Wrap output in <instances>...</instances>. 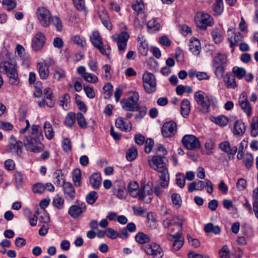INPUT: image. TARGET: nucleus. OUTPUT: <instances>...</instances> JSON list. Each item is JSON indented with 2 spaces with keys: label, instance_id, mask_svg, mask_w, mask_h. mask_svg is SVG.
Here are the masks:
<instances>
[{
  "label": "nucleus",
  "instance_id": "obj_1",
  "mask_svg": "<svg viewBox=\"0 0 258 258\" xmlns=\"http://www.w3.org/2000/svg\"><path fill=\"white\" fill-rule=\"evenodd\" d=\"M150 166L159 173L158 177L160 181V186L167 188L169 182L170 176L167 168V160L161 154L156 155L148 160Z\"/></svg>",
  "mask_w": 258,
  "mask_h": 258
},
{
  "label": "nucleus",
  "instance_id": "obj_2",
  "mask_svg": "<svg viewBox=\"0 0 258 258\" xmlns=\"http://www.w3.org/2000/svg\"><path fill=\"white\" fill-rule=\"evenodd\" d=\"M43 139L41 127L38 125L33 124L31 127L30 135L25 137L23 142L27 150L38 153L43 149V145L41 143V140Z\"/></svg>",
  "mask_w": 258,
  "mask_h": 258
},
{
  "label": "nucleus",
  "instance_id": "obj_3",
  "mask_svg": "<svg viewBox=\"0 0 258 258\" xmlns=\"http://www.w3.org/2000/svg\"><path fill=\"white\" fill-rule=\"evenodd\" d=\"M0 73L6 74L12 85H17L19 83L15 63L10 61H3L0 63Z\"/></svg>",
  "mask_w": 258,
  "mask_h": 258
},
{
  "label": "nucleus",
  "instance_id": "obj_4",
  "mask_svg": "<svg viewBox=\"0 0 258 258\" xmlns=\"http://www.w3.org/2000/svg\"><path fill=\"white\" fill-rule=\"evenodd\" d=\"M194 98L197 104L202 107L204 113L209 112L210 107L215 103V98L212 95L199 90L194 93Z\"/></svg>",
  "mask_w": 258,
  "mask_h": 258
},
{
  "label": "nucleus",
  "instance_id": "obj_5",
  "mask_svg": "<svg viewBox=\"0 0 258 258\" xmlns=\"http://www.w3.org/2000/svg\"><path fill=\"white\" fill-rule=\"evenodd\" d=\"M139 95L136 91H132L128 93V96L127 99L121 100L120 103L122 107L126 110L130 111H135L136 107L139 105Z\"/></svg>",
  "mask_w": 258,
  "mask_h": 258
},
{
  "label": "nucleus",
  "instance_id": "obj_6",
  "mask_svg": "<svg viewBox=\"0 0 258 258\" xmlns=\"http://www.w3.org/2000/svg\"><path fill=\"white\" fill-rule=\"evenodd\" d=\"M90 40L92 44L99 50L102 55L108 57L111 48L108 44H103L98 31H94L92 33L90 36Z\"/></svg>",
  "mask_w": 258,
  "mask_h": 258
},
{
  "label": "nucleus",
  "instance_id": "obj_7",
  "mask_svg": "<svg viewBox=\"0 0 258 258\" xmlns=\"http://www.w3.org/2000/svg\"><path fill=\"white\" fill-rule=\"evenodd\" d=\"M113 195L120 200L125 199L127 196V191L124 182L121 179L115 180L112 183Z\"/></svg>",
  "mask_w": 258,
  "mask_h": 258
},
{
  "label": "nucleus",
  "instance_id": "obj_8",
  "mask_svg": "<svg viewBox=\"0 0 258 258\" xmlns=\"http://www.w3.org/2000/svg\"><path fill=\"white\" fill-rule=\"evenodd\" d=\"M144 87L148 93H151L156 90V82L154 75L150 73H145L143 75Z\"/></svg>",
  "mask_w": 258,
  "mask_h": 258
},
{
  "label": "nucleus",
  "instance_id": "obj_9",
  "mask_svg": "<svg viewBox=\"0 0 258 258\" xmlns=\"http://www.w3.org/2000/svg\"><path fill=\"white\" fill-rule=\"evenodd\" d=\"M36 15L39 23L42 26L48 27L50 25L51 14L46 8H38L37 10Z\"/></svg>",
  "mask_w": 258,
  "mask_h": 258
},
{
  "label": "nucleus",
  "instance_id": "obj_10",
  "mask_svg": "<svg viewBox=\"0 0 258 258\" xmlns=\"http://www.w3.org/2000/svg\"><path fill=\"white\" fill-rule=\"evenodd\" d=\"M129 37V34L125 31H123L119 34H114L112 36L113 40L117 44L118 50L120 54L124 52Z\"/></svg>",
  "mask_w": 258,
  "mask_h": 258
},
{
  "label": "nucleus",
  "instance_id": "obj_11",
  "mask_svg": "<svg viewBox=\"0 0 258 258\" xmlns=\"http://www.w3.org/2000/svg\"><path fill=\"white\" fill-rule=\"evenodd\" d=\"M146 254L152 255L153 258H162L164 252L161 246L156 243H152L143 247Z\"/></svg>",
  "mask_w": 258,
  "mask_h": 258
},
{
  "label": "nucleus",
  "instance_id": "obj_12",
  "mask_svg": "<svg viewBox=\"0 0 258 258\" xmlns=\"http://www.w3.org/2000/svg\"><path fill=\"white\" fill-rule=\"evenodd\" d=\"M182 143L185 148L188 150H195L201 147L199 139L192 135H186L182 139Z\"/></svg>",
  "mask_w": 258,
  "mask_h": 258
},
{
  "label": "nucleus",
  "instance_id": "obj_13",
  "mask_svg": "<svg viewBox=\"0 0 258 258\" xmlns=\"http://www.w3.org/2000/svg\"><path fill=\"white\" fill-rule=\"evenodd\" d=\"M144 5L142 0H136V4L132 5L133 9L137 13V16L135 20V25L136 27L141 26L142 24H139V18H140L142 21V23L143 24L145 21V15L143 11Z\"/></svg>",
  "mask_w": 258,
  "mask_h": 258
},
{
  "label": "nucleus",
  "instance_id": "obj_14",
  "mask_svg": "<svg viewBox=\"0 0 258 258\" xmlns=\"http://www.w3.org/2000/svg\"><path fill=\"white\" fill-rule=\"evenodd\" d=\"M196 23L197 27L200 29H206L208 26H212L213 19L208 14L199 13L196 18Z\"/></svg>",
  "mask_w": 258,
  "mask_h": 258
},
{
  "label": "nucleus",
  "instance_id": "obj_15",
  "mask_svg": "<svg viewBox=\"0 0 258 258\" xmlns=\"http://www.w3.org/2000/svg\"><path fill=\"white\" fill-rule=\"evenodd\" d=\"M228 40L230 43V47L232 48L237 45L238 43L243 40V36L239 32H235V28H230L227 31Z\"/></svg>",
  "mask_w": 258,
  "mask_h": 258
},
{
  "label": "nucleus",
  "instance_id": "obj_16",
  "mask_svg": "<svg viewBox=\"0 0 258 258\" xmlns=\"http://www.w3.org/2000/svg\"><path fill=\"white\" fill-rule=\"evenodd\" d=\"M45 43V37L43 33H37L32 40L31 47L35 51L41 50Z\"/></svg>",
  "mask_w": 258,
  "mask_h": 258
},
{
  "label": "nucleus",
  "instance_id": "obj_17",
  "mask_svg": "<svg viewBox=\"0 0 258 258\" xmlns=\"http://www.w3.org/2000/svg\"><path fill=\"white\" fill-rule=\"evenodd\" d=\"M177 131L176 123L172 121L165 122L162 126V134L165 138H170L174 135Z\"/></svg>",
  "mask_w": 258,
  "mask_h": 258
},
{
  "label": "nucleus",
  "instance_id": "obj_18",
  "mask_svg": "<svg viewBox=\"0 0 258 258\" xmlns=\"http://www.w3.org/2000/svg\"><path fill=\"white\" fill-rule=\"evenodd\" d=\"M238 103L243 112L247 116H250L251 114L252 107L245 93L242 92L240 94L238 99Z\"/></svg>",
  "mask_w": 258,
  "mask_h": 258
},
{
  "label": "nucleus",
  "instance_id": "obj_19",
  "mask_svg": "<svg viewBox=\"0 0 258 258\" xmlns=\"http://www.w3.org/2000/svg\"><path fill=\"white\" fill-rule=\"evenodd\" d=\"M86 210L85 203H78V205H74L70 207L68 214L73 218L76 219L80 217Z\"/></svg>",
  "mask_w": 258,
  "mask_h": 258
},
{
  "label": "nucleus",
  "instance_id": "obj_20",
  "mask_svg": "<svg viewBox=\"0 0 258 258\" xmlns=\"http://www.w3.org/2000/svg\"><path fill=\"white\" fill-rule=\"evenodd\" d=\"M127 193L134 198L138 197L139 200L143 199V196L140 193V188L139 185L137 181H130L127 185Z\"/></svg>",
  "mask_w": 258,
  "mask_h": 258
},
{
  "label": "nucleus",
  "instance_id": "obj_21",
  "mask_svg": "<svg viewBox=\"0 0 258 258\" xmlns=\"http://www.w3.org/2000/svg\"><path fill=\"white\" fill-rule=\"evenodd\" d=\"M220 149L226 153L229 158H233L237 151V147L234 145H231L228 142H222L219 145Z\"/></svg>",
  "mask_w": 258,
  "mask_h": 258
},
{
  "label": "nucleus",
  "instance_id": "obj_22",
  "mask_svg": "<svg viewBox=\"0 0 258 258\" xmlns=\"http://www.w3.org/2000/svg\"><path fill=\"white\" fill-rule=\"evenodd\" d=\"M140 193L143 196V199L141 201H145L146 203H150L152 200L151 196L153 194V189L149 183L142 185L140 188Z\"/></svg>",
  "mask_w": 258,
  "mask_h": 258
},
{
  "label": "nucleus",
  "instance_id": "obj_23",
  "mask_svg": "<svg viewBox=\"0 0 258 258\" xmlns=\"http://www.w3.org/2000/svg\"><path fill=\"white\" fill-rule=\"evenodd\" d=\"M61 186H62L66 199L71 201L74 200L76 196V192L72 184L70 182H66Z\"/></svg>",
  "mask_w": 258,
  "mask_h": 258
},
{
  "label": "nucleus",
  "instance_id": "obj_24",
  "mask_svg": "<svg viewBox=\"0 0 258 258\" xmlns=\"http://www.w3.org/2000/svg\"><path fill=\"white\" fill-rule=\"evenodd\" d=\"M115 126L124 132H130L132 130V124L126 119L119 117L115 121Z\"/></svg>",
  "mask_w": 258,
  "mask_h": 258
},
{
  "label": "nucleus",
  "instance_id": "obj_25",
  "mask_svg": "<svg viewBox=\"0 0 258 258\" xmlns=\"http://www.w3.org/2000/svg\"><path fill=\"white\" fill-rule=\"evenodd\" d=\"M99 17L104 26L107 29H110L112 28L110 19L106 10L103 8L98 13Z\"/></svg>",
  "mask_w": 258,
  "mask_h": 258
},
{
  "label": "nucleus",
  "instance_id": "obj_26",
  "mask_svg": "<svg viewBox=\"0 0 258 258\" xmlns=\"http://www.w3.org/2000/svg\"><path fill=\"white\" fill-rule=\"evenodd\" d=\"M197 182V187L198 190H202L204 188H207V192L209 194H212L213 191V184L212 182L208 179L205 181L198 180Z\"/></svg>",
  "mask_w": 258,
  "mask_h": 258
},
{
  "label": "nucleus",
  "instance_id": "obj_27",
  "mask_svg": "<svg viewBox=\"0 0 258 258\" xmlns=\"http://www.w3.org/2000/svg\"><path fill=\"white\" fill-rule=\"evenodd\" d=\"M224 82L228 89H234L236 87L235 78L231 73H227L224 77Z\"/></svg>",
  "mask_w": 258,
  "mask_h": 258
},
{
  "label": "nucleus",
  "instance_id": "obj_28",
  "mask_svg": "<svg viewBox=\"0 0 258 258\" xmlns=\"http://www.w3.org/2000/svg\"><path fill=\"white\" fill-rule=\"evenodd\" d=\"M201 44L197 39H191L189 47L190 51L195 55H198L200 53Z\"/></svg>",
  "mask_w": 258,
  "mask_h": 258
},
{
  "label": "nucleus",
  "instance_id": "obj_29",
  "mask_svg": "<svg viewBox=\"0 0 258 258\" xmlns=\"http://www.w3.org/2000/svg\"><path fill=\"white\" fill-rule=\"evenodd\" d=\"M138 41L140 43L139 50L140 54L144 56L147 55L148 46L144 37L143 36H138Z\"/></svg>",
  "mask_w": 258,
  "mask_h": 258
},
{
  "label": "nucleus",
  "instance_id": "obj_30",
  "mask_svg": "<svg viewBox=\"0 0 258 258\" xmlns=\"http://www.w3.org/2000/svg\"><path fill=\"white\" fill-rule=\"evenodd\" d=\"M89 181L93 188L95 189L98 188L101 184V174L98 172L94 173L90 177Z\"/></svg>",
  "mask_w": 258,
  "mask_h": 258
},
{
  "label": "nucleus",
  "instance_id": "obj_31",
  "mask_svg": "<svg viewBox=\"0 0 258 258\" xmlns=\"http://www.w3.org/2000/svg\"><path fill=\"white\" fill-rule=\"evenodd\" d=\"M190 110V104L188 100L184 99L182 100L180 112L181 115L184 117H186L188 116Z\"/></svg>",
  "mask_w": 258,
  "mask_h": 258
},
{
  "label": "nucleus",
  "instance_id": "obj_32",
  "mask_svg": "<svg viewBox=\"0 0 258 258\" xmlns=\"http://www.w3.org/2000/svg\"><path fill=\"white\" fill-rule=\"evenodd\" d=\"M22 143L20 141H16L15 143H11L9 145L10 152L15 153L20 156L22 152Z\"/></svg>",
  "mask_w": 258,
  "mask_h": 258
},
{
  "label": "nucleus",
  "instance_id": "obj_33",
  "mask_svg": "<svg viewBox=\"0 0 258 258\" xmlns=\"http://www.w3.org/2000/svg\"><path fill=\"white\" fill-rule=\"evenodd\" d=\"M38 69L39 75L41 79L45 80L48 78L49 71L48 67H46L45 64H41L38 62L37 64Z\"/></svg>",
  "mask_w": 258,
  "mask_h": 258
},
{
  "label": "nucleus",
  "instance_id": "obj_34",
  "mask_svg": "<svg viewBox=\"0 0 258 258\" xmlns=\"http://www.w3.org/2000/svg\"><path fill=\"white\" fill-rule=\"evenodd\" d=\"M245 130L244 123L241 121L237 120L234 124L233 133L235 135H242Z\"/></svg>",
  "mask_w": 258,
  "mask_h": 258
},
{
  "label": "nucleus",
  "instance_id": "obj_35",
  "mask_svg": "<svg viewBox=\"0 0 258 258\" xmlns=\"http://www.w3.org/2000/svg\"><path fill=\"white\" fill-rule=\"evenodd\" d=\"M204 231L206 233L212 232L214 234H219L221 232V228L218 225H214L212 223H207L205 225Z\"/></svg>",
  "mask_w": 258,
  "mask_h": 258
},
{
  "label": "nucleus",
  "instance_id": "obj_36",
  "mask_svg": "<svg viewBox=\"0 0 258 258\" xmlns=\"http://www.w3.org/2000/svg\"><path fill=\"white\" fill-rule=\"evenodd\" d=\"M53 177L55 181L54 184L58 186H61L66 182L64 181L63 174L60 170H56L53 173Z\"/></svg>",
  "mask_w": 258,
  "mask_h": 258
},
{
  "label": "nucleus",
  "instance_id": "obj_37",
  "mask_svg": "<svg viewBox=\"0 0 258 258\" xmlns=\"http://www.w3.org/2000/svg\"><path fill=\"white\" fill-rule=\"evenodd\" d=\"M43 127L46 138L48 140H51L54 135L51 124L50 122L45 121Z\"/></svg>",
  "mask_w": 258,
  "mask_h": 258
},
{
  "label": "nucleus",
  "instance_id": "obj_38",
  "mask_svg": "<svg viewBox=\"0 0 258 258\" xmlns=\"http://www.w3.org/2000/svg\"><path fill=\"white\" fill-rule=\"evenodd\" d=\"M227 62V57L225 54L218 53L214 56L213 65H223Z\"/></svg>",
  "mask_w": 258,
  "mask_h": 258
},
{
  "label": "nucleus",
  "instance_id": "obj_39",
  "mask_svg": "<svg viewBox=\"0 0 258 258\" xmlns=\"http://www.w3.org/2000/svg\"><path fill=\"white\" fill-rule=\"evenodd\" d=\"M59 105L66 110L70 108V96L66 93L63 96L59 97Z\"/></svg>",
  "mask_w": 258,
  "mask_h": 258
},
{
  "label": "nucleus",
  "instance_id": "obj_40",
  "mask_svg": "<svg viewBox=\"0 0 258 258\" xmlns=\"http://www.w3.org/2000/svg\"><path fill=\"white\" fill-rule=\"evenodd\" d=\"M135 110L138 112L135 116V118L137 121H140L146 115L147 109L144 106H140L139 105L138 107H136Z\"/></svg>",
  "mask_w": 258,
  "mask_h": 258
},
{
  "label": "nucleus",
  "instance_id": "obj_41",
  "mask_svg": "<svg viewBox=\"0 0 258 258\" xmlns=\"http://www.w3.org/2000/svg\"><path fill=\"white\" fill-rule=\"evenodd\" d=\"M250 127L251 135L256 137L258 135V116L253 117Z\"/></svg>",
  "mask_w": 258,
  "mask_h": 258
},
{
  "label": "nucleus",
  "instance_id": "obj_42",
  "mask_svg": "<svg viewBox=\"0 0 258 258\" xmlns=\"http://www.w3.org/2000/svg\"><path fill=\"white\" fill-rule=\"evenodd\" d=\"M136 240L140 244L146 243L150 241V237L142 232L138 233L136 237Z\"/></svg>",
  "mask_w": 258,
  "mask_h": 258
},
{
  "label": "nucleus",
  "instance_id": "obj_43",
  "mask_svg": "<svg viewBox=\"0 0 258 258\" xmlns=\"http://www.w3.org/2000/svg\"><path fill=\"white\" fill-rule=\"evenodd\" d=\"M213 10L216 15H220L223 11V1L216 0L213 5Z\"/></svg>",
  "mask_w": 258,
  "mask_h": 258
},
{
  "label": "nucleus",
  "instance_id": "obj_44",
  "mask_svg": "<svg viewBox=\"0 0 258 258\" xmlns=\"http://www.w3.org/2000/svg\"><path fill=\"white\" fill-rule=\"evenodd\" d=\"M232 72L238 79H241L246 75V70L243 68L234 67L232 69Z\"/></svg>",
  "mask_w": 258,
  "mask_h": 258
},
{
  "label": "nucleus",
  "instance_id": "obj_45",
  "mask_svg": "<svg viewBox=\"0 0 258 258\" xmlns=\"http://www.w3.org/2000/svg\"><path fill=\"white\" fill-rule=\"evenodd\" d=\"M71 40L74 44L80 46L82 47L85 46L86 45L85 39L79 35L72 36L71 38Z\"/></svg>",
  "mask_w": 258,
  "mask_h": 258
},
{
  "label": "nucleus",
  "instance_id": "obj_46",
  "mask_svg": "<svg viewBox=\"0 0 258 258\" xmlns=\"http://www.w3.org/2000/svg\"><path fill=\"white\" fill-rule=\"evenodd\" d=\"M138 155L137 149L135 147H132L126 152V157L127 160L133 161Z\"/></svg>",
  "mask_w": 258,
  "mask_h": 258
},
{
  "label": "nucleus",
  "instance_id": "obj_47",
  "mask_svg": "<svg viewBox=\"0 0 258 258\" xmlns=\"http://www.w3.org/2000/svg\"><path fill=\"white\" fill-rule=\"evenodd\" d=\"M52 204L57 209L59 210L61 209L63 207L64 200L61 197L57 195L54 198Z\"/></svg>",
  "mask_w": 258,
  "mask_h": 258
},
{
  "label": "nucleus",
  "instance_id": "obj_48",
  "mask_svg": "<svg viewBox=\"0 0 258 258\" xmlns=\"http://www.w3.org/2000/svg\"><path fill=\"white\" fill-rule=\"evenodd\" d=\"M75 119V114L73 112H70L66 117L64 123L67 126L71 127L74 124Z\"/></svg>",
  "mask_w": 258,
  "mask_h": 258
},
{
  "label": "nucleus",
  "instance_id": "obj_49",
  "mask_svg": "<svg viewBox=\"0 0 258 258\" xmlns=\"http://www.w3.org/2000/svg\"><path fill=\"white\" fill-rule=\"evenodd\" d=\"M65 76V72L61 68H55L54 69L53 77L54 79L59 81L60 79L64 78Z\"/></svg>",
  "mask_w": 258,
  "mask_h": 258
},
{
  "label": "nucleus",
  "instance_id": "obj_50",
  "mask_svg": "<svg viewBox=\"0 0 258 258\" xmlns=\"http://www.w3.org/2000/svg\"><path fill=\"white\" fill-rule=\"evenodd\" d=\"M171 218L172 222H173V224L175 226H178L180 230L182 231V226L184 222L185 221V219L183 217H180L179 216H176L175 217H172Z\"/></svg>",
  "mask_w": 258,
  "mask_h": 258
},
{
  "label": "nucleus",
  "instance_id": "obj_51",
  "mask_svg": "<svg viewBox=\"0 0 258 258\" xmlns=\"http://www.w3.org/2000/svg\"><path fill=\"white\" fill-rule=\"evenodd\" d=\"M243 162L247 168H250L253 163V158L251 154H246L243 158Z\"/></svg>",
  "mask_w": 258,
  "mask_h": 258
},
{
  "label": "nucleus",
  "instance_id": "obj_52",
  "mask_svg": "<svg viewBox=\"0 0 258 258\" xmlns=\"http://www.w3.org/2000/svg\"><path fill=\"white\" fill-rule=\"evenodd\" d=\"M212 38L216 43H220L222 40L221 32L218 29H215L211 33Z\"/></svg>",
  "mask_w": 258,
  "mask_h": 258
},
{
  "label": "nucleus",
  "instance_id": "obj_53",
  "mask_svg": "<svg viewBox=\"0 0 258 258\" xmlns=\"http://www.w3.org/2000/svg\"><path fill=\"white\" fill-rule=\"evenodd\" d=\"M81 173L80 169H76L74 171V174L73 176V180L76 186H79L81 185Z\"/></svg>",
  "mask_w": 258,
  "mask_h": 258
},
{
  "label": "nucleus",
  "instance_id": "obj_54",
  "mask_svg": "<svg viewBox=\"0 0 258 258\" xmlns=\"http://www.w3.org/2000/svg\"><path fill=\"white\" fill-rule=\"evenodd\" d=\"M97 198V193L95 191H92L87 195L86 199L89 204L92 205L95 202Z\"/></svg>",
  "mask_w": 258,
  "mask_h": 258
},
{
  "label": "nucleus",
  "instance_id": "obj_55",
  "mask_svg": "<svg viewBox=\"0 0 258 258\" xmlns=\"http://www.w3.org/2000/svg\"><path fill=\"white\" fill-rule=\"evenodd\" d=\"M147 28L149 30L153 29V31H157L159 30L160 24L156 19H153L148 22Z\"/></svg>",
  "mask_w": 258,
  "mask_h": 258
},
{
  "label": "nucleus",
  "instance_id": "obj_56",
  "mask_svg": "<svg viewBox=\"0 0 258 258\" xmlns=\"http://www.w3.org/2000/svg\"><path fill=\"white\" fill-rule=\"evenodd\" d=\"M2 4L3 6H6L8 7L6 9L8 11H12L17 6L15 0H2Z\"/></svg>",
  "mask_w": 258,
  "mask_h": 258
},
{
  "label": "nucleus",
  "instance_id": "obj_57",
  "mask_svg": "<svg viewBox=\"0 0 258 258\" xmlns=\"http://www.w3.org/2000/svg\"><path fill=\"white\" fill-rule=\"evenodd\" d=\"M214 122L221 126H224L227 124L228 120L226 116L221 115L215 118Z\"/></svg>",
  "mask_w": 258,
  "mask_h": 258
},
{
  "label": "nucleus",
  "instance_id": "obj_58",
  "mask_svg": "<svg viewBox=\"0 0 258 258\" xmlns=\"http://www.w3.org/2000/svg\"><path fill=\"white\" fill-rule=\"evenodd\" d=\"M215 143L211 139L208 140L205 144V148L206 150V154L210 155L213 153V149L214 147Z\"/></svg>",
  "mask_w": 258,
  "mask_h": 258
},
{
  "label": "nucleus",
  "instance_id": "obj_59",
  "mask_svg": "<svg viewBox=\"0 0 258 258\" xmlns=\"http://www.w3.org/2000/svg\"><path fill=\"white\" fill-rule=\"evenodd\" d=\"M185 178L184 175L182 173H177L176 174V183L177 185L180 188H182L185 186Z\"/></svg>",
  "mask_w": 258,
  "mask_h": 258
},
{
  "label": "nucleus",
  "instance_id": "obj_60",
  "mask_svg": "<svg viewBox=\"0 0 258 258\" xmlns=\"http://www.w3.org/2000/svg\"><path fill=\"white\" fill-rule=\"evenodd\" d=\"M104 98L109 99L112 95V86L109 83H106L103 87Z\"/></svg>",
  "mask_w": 258,
  "mask_h": 258
},
{
  "label": "nucleus",
  "instance_id": "obj_61",
  "mask_svg": "<svg viewBox=\"0 0 258 258\" xmlns=\"http://www.w3.org/2000/svg\"><path fill=\"white\" fill-rule=\"evenodd\" d=\"M215 69V74L218 78H221L223 76L225 72L224 67L222 65H213Z\"/></svg>",
  "mask_w": 258,
  "mask_h": 258
},
{
  "label": "nucleus",
  "instance_id": "obj_62",
  "mask_svg": "<svg viewBox=\"0 0 258 258\" xmlns=\"http://www.w3.org/2000/svg\"><path fill=\"white\" fill-rule=\"evenodd\" d=\"M51 21L52 24L55 27L58 31H61L62 29L61 21L60 19L57 16H54L51 18Z\"/></svg>",
  "mask_w": 258,
  "mask_h": 258
},
{
  "label": "nucleus",
  "instance_id": "obj_63",
  "mask_svg": "<svg viewBox=\"0 0 258 258\" xmlns=\"http://www.w3.org/2000/svg\"><path fill=\"white\" fill-rule=\"evenodd\" d=\"M75 7L79 11H86V7H85L84 0H72Z\"/></svg>",
  "mask_w": 258,
  "mask_h": 258
},
{
  "label": "nucleus",
  "instance_id": "obj_64",
  "mask_svg": "<svg viewBox=\"0 0 258 258\" xmlns=\"http://www.w3.org/2000/svg\"><path fill=\"white\" fill-rule=\"evenodd\" d=\"M83 78L86 81L92 83H95L98 81V78L96 76L89 73L85 74Z\"/></svg>",
  "mask_w": 258,
  "mask_h": 258
}]
</instances>
